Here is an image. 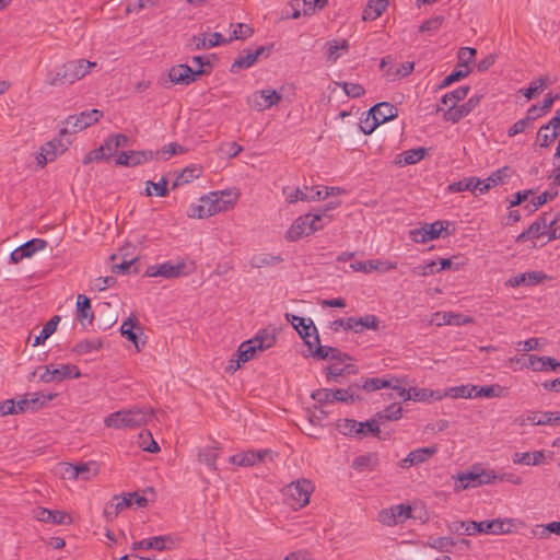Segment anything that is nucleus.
Instances as JSON below:
<instances>
[{"mask_svg": "<svg viewBox=\"0 0 560 560\" xmlns=\"http://www.w3.org/2000/svg\"><path fill=\"white\" fill-rule=\"evenodd\" d=\"M240 194L236 190H221L210 192L200 198V203L190 208L189 217L209 218L217 213L233 208L238 200Z\"/></svg>", "mask_w": 560, "mask_h": 560, "instance_id": "nucleus-3", "label": "nucleus"}, {"mask_svg": "<svg viewBox=\"0 0 560 560\" xmlns=\"http://www.w3.org/2000/svg\"><path fill=\"white\" fill-rule=\"evenodd\" d=\"M390 383L380 377L365 378L360 382L350 384L347 388L334 389V402H345L353 405L361 401L363 397L360 395L361 390L368 393L375 392L381 388L389 387Z\"/></svg>", "mask_w": 560, "mask_h": 560, "instance_id": "nucleus-5", "label": "nucleus"}, {"mask_svg": "<svg viewBox=\"0 0 560 560\" xmlns=\"http://www.w3.org/2000/svg\"><path fill=\"white\" fill-rule=\"evenodd\" d=\"M545 88H547V78L546 77H540L537 80H534L530 83L529 88L524 89V90H520V92L523 93V95L527 100H532L535 96V94H537L538 92L542 91Z\"/></svg>", "mask_w": 560, "mask_h": 560, "instance_id": "nucleus-50", "label": "nucleus"}, {"mask_svg": "<svg viewBox=\"0 0 560 560\" xmlns=\"http://www.w3.org/2000/svg\"><path fill=\"white\" fill-rule=\"evenodd\" d=\"M444 18L441 15L431 18L420 25L419 31L422 33L438 31L442 26Z\"/></svg>", "mask_w": 560, "mask_h": 560, "instance_id": "nucleus-60", "label": "nucleus"}, {"mask_svg": "<svg viewBox=\"0 0 560 560\" xmlns=\"http://www.w3.org/2000/svg\"><path fill=\"white\" fill-rule=\"evenodd\" d=\"M401 407L399 404H392L384 410L378 411L372 419L378 420V425L385 421L398 420L401 417Z\"/></svg>", "mask_w": 560, "mask_h": 560, "instance_id": "nucleus-38", "label": "nucleus"}, {"mask_svg": "<svg viewBox=\"0 0 560 560\" xmlns=\"http://www.w3.org/2000/svg\"><path fill=\"white\" fill-rule=\"evenodd\" d=\"M497 479L492 470L483 469L475 465L470 469L460 471L456 476L455 491L477 488L482 485L491 483Z\"/></svg>", "mask_w": 560, "mask_h": 560, "instance_id": "nucleus-6", "label": "nucleus"}, {"mask_svg": "<svg viewBox=\"0 0 560 560\" xmlns=\"http://www.w3.org/2000/svg\"><path fill=\"white\" fill-rule=\"evenodd\" d=\"M264 457H228L229 464L252 467L262 460Z\"/></svg>", "mask_w": 560, "mask_h": 560, "instance_id": "nucleus-61", "label": "nucleus"}, {"mask_svg": "<svg viewBox=\"0 0 560 560\" xmlns=\"http://www.w3.org/2000/svg\"><path fill=\"white\" fill-rule=\"evenodd\" d=\"M119 331L122 337L135 345L137 351L141 350L139 345V336L143 334V328L139 324L135 314H130V316L122 322Z\"/></svg>", "mask_w": 560, "mask_h": 560, "instance_id": "nucleus-19", "label": "nucleus"}, {"mask_svg": "<svg viewBox=\"0 0 560 560\" xmlns=\"http://www.w3.org/2000/svg\"><path fill=\"white\" fill-rule=\"evenodd\" d=\"M74 469V478H81L83 480H88L98 472V464L94 460H90L86 463H78L73 464Z\"/></svg>", "mask_w": 560, "mask_h": 560, "instance_id": "nucleus-31", "label": "nucleus"}, {"mask_svg": "<svg viewBox=\"0 0 560 560\" xmlns=\"http://www.w3.org/2000/svg\"><path fill=\"white\" fill-rule=\"evenodd\" d=\"M72 468L73 464L62 462L56 466L55 474L59 475L63 479H75L73 474L74 469Z\"/></svg>", "mask_w": 560, "mask_h": 560, "instance_id": "nucleus-62", "label": "nucleus"}, {"mask_svg": "<svg viewBox=\"0 0 560 560\" xmlns=\"http://www.w3.org/2000/svg\"><path fill=\"white\" fill-rule=\"evenodd\" d=\"M200 174L201 170L196 165L185 167L173 183V188H176L185 183H189L190 180L198 178Z\"/></svg>", "mask_w": 560, "mask_h": 560, "instance_id": "nucleus-45", "label": "nucleus"}, {"mask_svg": "<svg viewBox=\"0 0 560 560\" xmlns=\"http://www.w3.org/2000/svg\"><path fill=\"white\" fill-rule=\"evenodd\" d=\"M282 257L279 255L271 254H257L250 258V266L253 268H262L267 266H273L282 261Z\"/></svg>", "mask_w": 560, "mask_h": 560, "instance_id": "nucleus-39", "label": "nucleus"}, {"mask_svg": "<svg viewBox=\"0 0 560 560\" xmlns=\"http://www.w3.org/2000/svg\"><path fill=\"white\" fill-rule=\"evenodd\" d=\"M469 73V70H454L451 74H448L440 84V89H444L452 83L464 79Z\"/></svg>", "mask_w": 560, "mask_h": 560, "instance_id": "nucleus-63", "label": "nucleus"}, {"mask_svg": "<svg viewBox=\"0 0 560 560\" xmlns=\"http://www.w3.org/2000/svg\"><path fill=\"white\" fill-rule=\"evenodd\" d=\"M133 444L137 445V447L143 452H160V446L153 439L152 433L150 431H141L138 434L137 439L133 441Z\"/></svg>", "mask_w": 560, "mask_h": 560, "instance_id": "nucleus-30", "label": "nucleus"}, {"mask_svg": "<svg viewBox=\"0 0 560 560\" xmlns=\"http://www.w3.org/2000/svg\"><path fill=\"white\" fill-rule=\"evenodd\" d=\"M168 180L165 177H162L159 183H154L152 180H148L145 183V196H159L165 197L168 195L167 188Z\"/></svg>", "mask_w": 560, "mask_h": 560, "instance_id": "nucleus-42", "label": "nucleus"}, {"mask_svg": "<svg viewBox=\"0 0 560 560\" xmlns=\"http://www.w3.org/2000/svg\"><path fill=\"white\" fill-rule=\"evenodd\" d=\"M340 85L342 86L345 93L352 98L363 96L365 93L364 88L358 83L343 82Z\"/></svg>", "mask_w": 560, "mask_h": 560, "instance_id": "nucleus-58", "label": "nucleus"}, {"mask_svg": "<svg viewBox=\"0 0 560 560\" xmlns=\"http://www.w3.org/2000/svg\"><path fill=\"white\" fill-rule=\"evenodd\" d=\"M369 115L372 117L373 122L366 127H362L364 133H371L378 125L394 119L398 115V109L387 102L375 104L370 110Z\"/></svg>", "mask_w": 560, "mask_h": 560, "instance_id": "nucleus-12", "label": "nucleus"}, {"mask_svg": "<svg viewBox=\"0 0 560 560\" xmlns=\"http://www.w3.org/2000/svg\"><path fill=\"white\" fill-rule=\"evenodd\" d=\"M313 348L308 349L311 355L316 360H327L330 359L331 352L334 350L332 347L322 346L320 341L318 343L313 339Z\"/></svg>", "mask_w": 560, "mask_h": 560, "instance_id": "nucleus-52", "label": "nucleus"}, {"mask_svg": "<svg viewBox=\"0 0 560 560\" xmlns=\"http://www.w3.org/2000/svg\"><path fill=\"white\" fill-rule=\"evenodd\" d=\"M72 370H75L73 377L79 378L81 376L80 370L77 365L71 364H62L59 368H56L54 364H48L45 366V372L39 377L40 381L45 383H50L54 381L61 382L68 377H71Z\"/></svg>", "mask_w": 560, "mask_h": 560, "instance_id": "nucleus-15", "label": "nucleus"}, {"mask_svg": "<svg viewBox=\"0 0 560 560\" xmlns=\"http://www.w3.org/2000/svg\"><path fill=\"white\" fill-rule=\"evenodd\" d=\"M267 50L266 47L260 46L255 51L246 50L244 55H241L238 58L234 60L231 66L230 71L233 73L238 72L242 69H247L252 67L258 58Z\"/></svg>", "mask_w": 560, "mask_h": 560, "instance_id": "nucleus-23", "label": "nucleus"}, {"mask_svg": "<svg viewBox=\"0 0 560 560\" xmlns=\"http://www.w3.org/2000/svg\"><path fill=\"white\" fill-rule=\"evenodd\" d=\"M350 267L354 271H360V272H365V273L371 272L373 270L386 272V271L396 269L397 264L387 261V260L371 259V260H366V261H355V262L351 264Z\"/></svg>", "mask_w": 560, "mask_h": 560, "instance_id": "nucleus-22", "label": "nucleus"}, {"mask_svg": "<svg viewBox=\"0 0 560 560\" xmlns=\"http://www.w3.org/2000/svg\"><path fill=\"white\" fill-rule=\"evenodd\" d=\"M115 500H118V504H120L121 511L132 505H137L138 508H144L148 505V499L138 492L115 495Z\"/></svg>", "mask_w": 560, "mask_h": 560, "instance_id": "nucleus-29", "label": "nucleus"}, {"mask_svg": "<svg viewBox=\"0 0 560 560\" xmlns=\"http://www.w3.org/2000/svg\"><path fill=\"white\" fill-rule=\"evenodd\" d=\"M558 219H553L549 223H547V220L545 217L538 218L536 221H534L527 230L522 232L517 237V243H523L527 240H537L540 236L549 233L551 228L557 223Z\"/></svg>", "mask_w": 560, "mask_h": 560, "instance_id": "nucleus-16", "label": "nucleus"}, {"mask_svg": "<svg viewBox=\"0 0 560 560\" xmlns=\"http://www.w3.org/2000/svg\"><path fill=\"white\" fill-rule=\"evenodd\" d=\"M456 545V541L452 537H431L429 539V546L435 550L442 552H448Z\"/></svg>", "mask_w": 560, "mask_h": 560, "instance_id": "nucleus-48", "label": "nucleus"}, {"mask_svg": "<svg viewBox=\"0 0 560 560\" xmlns=\"http://www.w3.org/2000/svg\"><path fill=\"white\" fill-rule=\"evenodd\" d=\"M102 116L103 113L98 109L82 112L79 116H69L66 119V127L60 130L59 136L77 133L97 122Z\"/></svg>", "mask_w": 560, "mask_h": 560, "instance_id": "nucleus-9", "label": "nucleus"}, {"mask_svg": "<svg viewBox=\"0 0 560 560\" xmlns=\"http://www.w3.org/2000/svg\"><path fill=\"white\" fill-rule=\"evenodd\" d=\"M47 517V523L54 525H68L72 523V517L68 513L59 510H49Z\"/></svg>", "mask_w": 560, "mask_h": 560, "instance_id": "nucleus-49", "label": "nucleus"}, {"mask_svg": "<svg viewBox=\"0 0 560 560\" xmlns=\"http://www.w3.org/2000/svg\"><path fill=\"white\" fill-rule=\"evenodd\" d=\"M184 267V262L173 265L172 262L166 261L158 266V272H160V277L173 279L179 277L183 273Z\"/></svg>", "mask_w": 560, "mask_h": 560, "instance_id": "nucleus-41", "label": "nucleus"}, {"mask_svg": "<svg viewBox=\"0 0 560 560\" xmlns=\"http://www.w3.org/2000/svg\"><path fill=\"white\" fill-rule=\"evenodd\" d=\"M304 217H307L308 226L313 233L322 230L332 220V217L326 212L306 213Z\"/></svg>", "mask_w": 560, "mask_h": 560, "instance_id": "nucleus-35", "label": "nucleus"}, {"mask_svg": "<svg viewBox=\"0 0 560 560\" xmlns=\"http://www.w3.org/2000/svg\"><path fill=\"white\" fill-rule=\"evenodd\" d=\"M285 317L295 328L300 337L305 341L308 349L313 348L312 337L316 343L319 342L317 328L311 318H304L293 314H287Z\"/></svg>", "mask_w": 560, "mask_h": 560, "instance_id": "nucleus-11", "label": "nucleus"}, {"mask_svg": "<svg viewBox=\"0 0 560 560\" xmlns=\"http://www.w3.org/2000/svg\"><path fill=\"white\" fill-rule=\"evenodd\" d=\"M336 427L341 434L358 439L369 435L378 436L381 433L377 419H370L365 422H359L354 419H341L337 422Z\"/></svg>", "mask_w": 560, "mask_h": 560, "instance_id": "nucleus-8", "label": "nucleus"}, {"mask_svg": "<svg viewBox=\"0 0 560 560\" xmlns=\"http://www.w3.org/2000/svg\"><path fill=\"white\" fill-rule=\"evenodd\" d=\"M122 512L120 509V504H118V500H115V495L112 500L106 503L103 514L107 521H113L118 516V514Z\"/></svg>", "mask_w": 560, "mask_h": 560, "instance_id": "nucleus-57", "label": "nucleus"}, {"mask_svg": "<svg viewBox=\"0 0 560 560\" xmlns=\"http://www.w3.org/2000/svg\"><path fill=\"white\" fill-rule=\"evenodd\" d=\"M159 152L151 150L129 151V166H137L156 158Z\"/></svg>", "mask_w": 560, "mask_h": 560, "instance_id": "nucleus-46", "label": "nucleus"}, {"mask_svg": "<svg viewBox=\"0 0 560 560\" xmlns=\"http://www.w3.org/2000/svg\"><path fill=\"white\" fill-rule=\"evenodd\" d=\"M412 508L409 504L392 505L378 512L377 520L385 526H396L411 517Z\"/></svg>", "mask_w": 560, "mask_h": 560, "instance_id": "nucleus-10", "label": "nucleus"}, {"mask_svg": "<svg viewBox=\"0 0 560 560\" xmlns=\"http://www.w3.org/2000/svg\"><path fill=\"white\" fill-rule=\"evenodd\" d=\"M478 185H481L480 179L477 177H468L462 180L452 183L448 186V190L451 192H462V191H471L474 194L477 192Z\"/></svg>", "mask_w": 560, "mask_h": 560, "instance_id": "nucleus-36", "label": "nucleus"}, {"mask_svg": "<svg viewBox=\"0 0 560 560\" xmlns=\"http://www.w3.org/2000/svg\"><path fill=\"white\" fill-rule=\"evenodd\" d=\"M257 339H249L242 342L237 349V362L246 363L254 358L255 353L259 350L257 347Z\"/></svg>", "mask_w": 560, "mask_h": 560, "instance_id": "nucleus-34", "label": "nucleus"}, {"mask_svg": "<svg viewBox=\"0 0 560 560\" xmlns=\"http://www.w3.org/2000/svg\"><path fill=\"white\" fill-rule=\"evenodd\" d=\"M514 520L495 518L491 521H451L447 523V529L452 534L474 536L477 534L502 535L512 532Z\"/></svg>", "mask_w": 560, "mask_h": 560, "instance_id": "nucleus-1", "label": "nucleus"}, {"mask_svg": "<svg viewBox=\"0 0 560 560\" xmlns=\"http://www.w3.org/2000/svg\"><path fill=\"white\" fill-rule=\"evenodd\" d=\"M103 342L100 338L94 339H86L83 341L78 342L73 348L72 351L77 354H88L93 351H97L102 348Z\"/></svg>", "mask_w": 560, "mask_h": 560, "instance_id": "nucleus-40", "label": "nucleus"}, {"mask_svg": "<svg viewBox=\"0 0 560 560\" xmlns=\"http://www.w3.org/2000/svg\"><path fill=\"white\" fill-rule=\"evenodd\" d=\"M170 536H155L152 538L142 539L132 544V549H154L162 551L166 548L165 542L170 541Z\"/></svg>", "mask_w": 560, "mask_h": 560, "instance_id": "nucleus-28", "label": "nucleus"}, {"mask_svg": "<svg viewBox=\"0 0 560 560\" xmlns=\"http://www.w3.org/2000/svg\"><path fill=\"white\" fill-rule=\"evenodd\" d=\"M425 149L424 148H417L405 151L401 155L404 158L402 163L404 165H412L417 162L421 161L424 158Z\"/></svg>", "mask_w": 560, "mask_h": 560, "instance_id": "nucleus-53", "label": "nucleus"}, {"mask_svg": "<svg viewBox=\"0 0 560 560\" xmlns=\"http://www.w3.org/2000/svg\"><path fill=\"white\" fill-rule=\"evenodd\" d=\"M94 67H96V62L85 59L69 60L49 70L45 82L49 86L73 84L84 78Z\"/></svg>", "mask_w": 560, "mask_h": 560, "instance_id": "nucleus-2", "label": "nucleus"}, {"mask_svg": "<svg viewBox=\"0 0 560 560\" xmlns=\"http://www.w3.org/2000/svg\"><path fill=\"white\" fill-rule=\"evenodd\" d=\"M413 62H402L399 65L398 68L395 69V71H392V69L387 70L386 71V74L387 77H393V78H402V77H406L408 74H410L413 70Z\"/></svg>", "mask_w": 560, "mask_h": 560, "instance_id": "nucleus-59", "label": "nucleus"}, {"mask_svg": "<svg viewBox=\"0 0 560 560\" xmlns=\"http://www.w3.org/2000/svg\"><path fill=\"white\" fill-rule=\"evenodd\" d=\"M337 327H343L346 330L361 332L364 329L377 330L380 328V319L373 314H366L363 317H348L334 322Z\"/></svg>", "mask_w": 560, "mask_h": 560, "instance_id": "nucleus-13", "label": "nucleus"}, {"mask_svg": "<svg viewBox=\"0 0 560 560\" xmlns=\"http://www.w3.org/2000/svg\"><path fill=\"white\" fill-rule=\"evenodd\" d=\"M474 319L469 316H463L462 314H456L452 312H436L433 315L432 323H434L436 326L442 325H463V324H470Z\"/></svg>", "mask_w": 560, "mask_h": 560, "instance_id": "nucleus-24", "label": "nucleus"}, {"mask_svg": "<svg viewBox=\"0 0 560 560\" xmlns=\"http://www.w3.org/2000/svg\"><path fill=\"white\" fill-rule=\"evenodd\" d=\"M388 5V0H369L363 10L364 21H374L382 15Z\"/></svg>", "mask_w": 560, "mask_h": 560, "instance_id": "nucleus-27", "label": "nucleus"}, {"mask_svg": "<svg viewBox=\"0 0 560 560\" xmlns=\"http://www.w3.org/2000/svg\"><path fill=\"white\" fill-rule=\"evenodd\" d=\"M205 69L192 70L187 65H176L168 70V78L174 84L188 85L196 81V79L205 74Z\"/></svg>", "mask_w": 560, "mask_h": 560, "instance_id": "nucleus-14", "label": "nucleus"}, {"mask_svg": "<svg viewBox=\"0 0 560 560\" xmlns=\"http://www.w3.org/2000/svg\"><path fill=\"white\" fill-rule=\"evenodd\" d=\"M313 232L310 230L307 217L300 215L298 219L294 220L292 225L289 228V230L285 233V238L290 242H294L302 236H307L312 234Z\"/></svg>", "mask_w": 560, "mask_h": 560, "instance_id": "nucleus-25", "label": "nucleus"}, {"mask_svg": "<svg viewBox=\"0 0 560 560\" xmlns=\"http://www.w3.org/2000/svg\"><path fill=\"white\" fill-rule=\"evenodd\" d=\"M283 195L285 196V199L290 203H294L299 200L301 201H308V187H304V189L301 188H290V187H283L282 189Z\"/></svg>", "mask_w": 560, "mask_h": 560, "instance_id": "nucleus-47", "label": "nucleus"}, {"mask_svg": "<svg viewBox=\"0 0 560 560\" xmlns=\"http://www.w3.org/2000/svg\"><path fill=\"white\" fill-rule=\"evenodd\" d=\"M62 137L63 136H60V138H55L50 141H48L47 143H45L40 148V150H43V153L48 154L47 156L51 155V162L55 161V159L58 156V154L63 153L68 149V145L70 144L69 140L63 142Z\"/></svg>", "mask_w": 560, "mask_h": 560, "instance_id": "nucleus-33", "label": "nucleus"}, {"mask_svg": "<svg viewBox=\"0 0 560 560\" xmlns=\"http://www.w3.org/2000/svg\"><path fill=\"white\" fill-rule=\"evenodd\" d=\"M77 318L83 326L91 325L94 318L91 301L83 294L77 296Z\"/></svg>", "mask_w": 560, "mask_h": 560, "instance_id": "nucleus-26", "label": "nucleus"}, {"mask_svg": "<svg viewBox=\"0 0 560 560\" xmlns=\"http://www.w3.org/2000/svg\"><path fill=\"white\" fill-rule=\"evenodd\" d=\"M548 279V276L544 273L542 271H529L524 273H518L512 278H510L506 282V287L516 288L520 285H537L545 280Z\"/></svg>", "mask_w": 560, "mask_h": 560, "instance_id": "nucleus-20", "label": "nucleus"}, {"mask_svg": "<svg viewBox=\"0 0 560 560\" xmlns=\"http://www.w3.org/2000/svg\"><path fill=\"white\" fill-rule=\"evenodd\" d=\"M313 491L314 486L310 480L298 479L283 489L284 501L294 510L302 509L308 504Z\"/></svg>", "mask_w": 560, "mask_h": 560, "instance_id": "nucleus-7", "label": "nucleus"}, {"mask_svg": "<svg viewBox=\"0 0 560 560\" xmlns=\"http://www.w3.org/2000/svg\"><path fill=\"white\" fill-rule=\"evenodd\" d=\"M481 96H471L467 102L459 106H450L444 113L443 118L445 121L458 122L462 118L468 116L475 107L480 103Z\"/></svg>", "mask_w": 560, "mask_h": 560, "instance_id": "nucleus-18", "label": "nucleus"}, {"mask_svg": "<svg viewBox=\"0 0 560 560\" xmlns=\"http://www.w3.org/2000/svg\"><path fill=\"white\" fill-rule=\"evenodd\" d=\"M503 393V387L498 385V384H493V385H489V386H476V393H475V398L477 397H488V398H492V397H500Z\"/></svg>", "mask_w": 560, "mask_h": 560, "instance_id": "nucleus-51", "label": "nucleus"}, {"mask_svg": "<svg viewBox=\"0 0 560 560\" xmlns=\"http://www.w3.org/2000/svg\"><path fill=\"white\" fill-rule=\"evenodd\" d=\"M469 92V86H459L456 90L446 93L441 98V103L450 106H457V103L464 100Z\"/></svg>", "mask_w": 560, "mask_h": 560, "instance_id": "nucleus-43", "label": "nucleus"}, {"mask_svg": "<svg viewBox=\"0 0 560 560\" xmlns=\"http://www.w3.org/2000/svg\"><path fill=\"white\" fill-rule=\"evenodd\" d=\"M311 397L319 405H327L334 402V389L319 388L311 394Z\"/></svg>", "mask_w": 560, "mask_h": 560, "instance_id": "nucleus-54", "label": "nucleus"}, {"mask_svg": "<svg viewBox=\"0 0 560 560\" xmlns=\"http://www.w3.org/2000/svg\"><path fill=\"white\" fill-rule=\"evenodd\" d=\"M60 322V316H52L43 327L40 334L35 337L34 347L43 345L57 329V325Z\"/></svg>", "mask_w": 560, "mask_h": 560, "instance_id": "nucleus-37", "label": "nucleus"}, {"mask_svg": "<svg viewBox=\"0 0 560 560\" xmlns=\"http://www.w3.org/2000/svg\"><path fill=\"white\" fill-rule=\"evenodd\" d=\"M559 133L557 131L550 129L548 126L544 125L539 128L536 135V142L540 148H548L557 138Z\"/></svg>", "mask_w": 560, "mask_h": 560, "instance_id": "nucleus-44", "label": "nucleus"}, {"mask_svg": "<svg viewBox=\"0 0 560 560\" xmlns=\"http://www.w3.org/2000/svg\"><path fill=\"white\" fill-rule=\"evenodd\" d=\"M47 245V241L43 238H33L15 248L10 255V260L18 264L24 258L32 257L35 253L45 249Z\"/></svg>", "mask_w": 560, "mask_h": 560, "instance_id": "nucleus-17", "label": "nucleus"}, {"mask_svg": "<svg viewBox=\"0 0 560 560\" xmlns=\"http://www.w3.org/2000/svg\"><path fill=\"white\" fill-rule=\"evenodd\" d=\"M527 420L536 425L560 424V412H532Z\"/></svg>", "mask_w": 560, "mask_h": 560, "instance_id": "nucleus-32", "label": "nucleus"}, {"mask_svg": "<svg viewBox=\"0 0 560 560\" xmlns=\"http://www.w3.org/2000/svg\"><path fill=\"white\" fill-rule=\"evenodd\" d=\"M254 339L258 340L256 343L259 351L271 348L276 342V336L273 334L267 332L266 330L259 332L254 337Z\"/></svg>", "mask_w": 560, "mask_h": 560, "instance_id": "nucleus-55", "label": "nucleus"}, {"mask_svg": "<svg viewBox=\"0 0 560 560\" xmlns=\"http://www.w3.org/2000/svg\"><path fill=\"white\" fill-rule=\"evenodd\" d=\"M327 417V412L323 407H315L312 415L307 418L306 422L303 423L302 430L310 436L317 438L322 429L324 428L323 420Z\"/></svg>", "mask_w": 560, "mask_h": 560, "instance_id": "nucleus-21", "label": "nucleus"}, {"mask_svg": "<svg viewBox=\"0 0 560 560\" xmlns=\"http://www.w3.org/2000/svg\"><path fill=\"white\" fill-rule=\"evenodd\" d=\"M154 415L152 408L133 407L110 413L104 419V424L113 429H133L145 424Z\"/></svg>", "mask_w": 560, "mask_h": 560, "instance_id": "nucleus-4", "label": "nucleus"}, {"mask_svg": "<svg viewBox=\"0 0 560 560\" xmlns=\"http://www.w3.org/2000/svg\"><path fill=\"white\" fill-rule=\"evenodd\" d=\"M433 396V392L428 388L410 387V400L423 401Z\"/></svg>", "mask_w": 560, "mask_h": 560, "instance_id": "nucleus-64", "label": "nucleus"}, {"mask_svg": "<svg viewBox=\"0 0 560 560\" xmlns=\"http://www.w3.org/2000/svg\"><path fill=\"white\" fill-rule=\"evenodd\" d=\"M258 94L266 101L267 109L277 105L282 100L281 94L276 90H261L258 91Z\"/></svg>", "mask_w": 560, "mask_h": 560, "instance_id": "nucleus-56", "label": "nucleus"}]
</instances>
